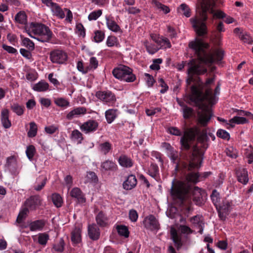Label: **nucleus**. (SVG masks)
<instances>
[{"label":"nucleus","instance_id":"nucleus-12","mask_svg":"<svg viewBox=\"0 0 253 253\" xmlns=\"http://www.w3.org/2000/svg\"><path fill=\"white\" fill-rule=\"evenodd\" d=\"M42 201L39 195L31 196L25 201L24 205L29 211H35L41 205Z\"/></svg>","mask_w":253,"mask_h":253},{"label":"nucleus","instance_id":"nucleus-63","mask_svg":"<svg viewBox=\"0 0 253 253\" xmlns=\"http://www.w3.org/2000/svg\"><path fill=\"white\" fill-rule=\"evenodd\" d=\"M225 152L228 156L232 158H236L237 156L236 150H234L233 147L227 148L225 150Z\"/></svg>","mask_w":253,"mask_h":253},{"label":"nucleus","instance_id":"nucleus-47","mask_svg":"<svg viewBox=\"0 0 253 253\" xmlns=\"http://www.w3.org/2000/svg\"><path fill=\"white\" fill-rule=\"evenodd\" d=\"M183 116L185 119H189L191 117L194 115V110L188 106H185V108L182 109Z\"/></svg>","mask_w":253,"mask_h":253},{"label":"nucleus","instance_id":"nucleus-9","mask_svg":"<svg viewBox=\"0 0 253 253\" xmlns=\"http://www.w3.org/2000/svg\"><path fill=\"white\" fill-rule=\"evenodd\" d=\"M95 96L100 101L106 104H114L116 101L115 94L110 90L98 91Z\"/></svg>","mask_w":253,"mask_h":253},{"label":"nucleus","instance_id":"nucleus-19","mask_svg":"<svg viewBox=\"0 0 253 253\" xmlns=\"http://www.w3.org/2000/svg\"><path fill=\"white\" fill-rule=\"evenodd\" d=\"M137 184V179L133 174H130L124 182L123 186L124 189L126 190H131L134 188Z\"/></svg>","mask_w":253,"mask_h":253},{"label":"nucleus","instance_id":"nucleus-28","mask_svg":"<svg viewBox=\"0 0 253 253\" xmlns=\"http://www.w3.org/2000/svg\"><path fill=\"white\" fill-rule=\"evenodd\" d=\"M101 167L105 171H115L117 169V165L113 161L110 160H106L102 163Z\"/></svg>","mask_w":253,"mask_h":253},{"label":"nucleus","instance_id":"nucleus-58","mask_svg":"<svg viewBox=\"0 0 253 253\" xmlns=\"http://www.w3.org/2000/svg\"><path fill=\"white\" fill-rule=\"evenodd\" d=\"M64 242L63 239H60L59 243L54 245L53 248L54 250L59 252H62L64 251Z\"/></svg>","mask_w":253,"mask_h":253},{"label":"nucleus","instance_id":"nucleus-61","mask_svg":"<svg viewBox=\"0 0 253 253\" xmlns=\"http://www.w3.org/2000/svg\"><path fill=\"white\" fill-rule=\"evenodd\" d=\"M87 178L91 182L96 183L98 181V177L95 172L90 171L87 173Z\"/></svg>","mask_w":253,"mask_h":253},{"label":"nucleus","instance_id":"nucleus-16","mask_svg":"<svg viewBox=\"0 0 253 253\" xmlns=\"http://www.w3.org/2000/svg\"><path fill=\"white\" fill-rule=\"evenodd\" d=\"M86 113V109L84 107H77L71 110L67 115L66 118L69 120H71L75 118L79 117L81 115H84Z\"/></svg>","mask_w":253,"mask_h":253},{"label":"nucleus","instance_id":"nucleus-53","mask_svg":"<svg viewBox=\"0 0 253 253\" xmlns=\"http://www.w3.org/2000/svg\"><path fill=\"white\" fill-rule=\"evenodd\" d=\"M56 105L61 107H66L69 105V102L63 98H58L54 100Z\"/></svg>","mask_w":253,"mask_h":253},{"label":"nucleus","instance_id":"nucleus-26","mask_svg":"<svg viewBox=\"0 0 253 253\" xmlns=\"http://www.w3.org/2000/svg\"><path fill=\"white\" fill-rule=\"evenodd\" d=\"M106 25L110 30L116 33L121 31L120 27L114 21L113 17H106Z\"/></svg>","mask_w":253,"mask_h":253},{"label":"nucleus","instance_id":"nucleus-59","mask_svg":"<svg viewBox=\"0 0 253 253\" xmlns=\"http://www.w3.org/2000/svg\"><path fill=\"white\" fill-rule=\"evenodd\" d=\"M158 82L160 84V85L163 88L160 90V92L161 93H165L169 89L168 85L162 78L159 79Z\"/></svg>","mask_w":253,"mask_h":253},{"label":"nucleus","instance_id":"nucleus-14","mask_svg":"<svg viewBox=\"0 0 253 253\" xmlns=\"http://www.w3.org/2000/svg\"><path fill=\"white\" fill-rule=\"evenodd\" d=\"M87 233L89 238L93 241L98 240L100 236V229L95 223L88 225Z\"/></svg>","mask_w":253,"mask_h":253},{"label":"nucleus","instance_id":"nucleus-36","mask_svg":"<svg viewBox=\"0 0 253 253\" xmlns=\"http://www.w3.org/2000/svg\"><path fill=\"white\" fill-rule=\"evenodd\" d=\"M116 229L120 236H124L126 238L129 236V232L126 226L123 225H117Z\"/></svg>","mask_w":253,"mask_h":253},{"label":"nucleus","instance_id":"nucleus-56","mask_svg":"<svg viewBox=\"0 0 253 253\" xmlns=\"http://www.w3.org/2000/svg\"><path fill=\"white\" fill-rule=\"evenodd\" d=\"M102 14V10L99 9L96 11H93L91 12L88 16V19L89 20H95Z\"/></svg>","mask_w":253,"mask_h":253},{"label":"nucleus","instance_id":"nucleus-64","mask_svg":"<svg viewBox=\"0 0 253 253\" xmlns=\"http://www.w3.org/2000/svg\"><path fill=\"white\" fill-rule=\"evenodd\" d=\"M240 39L244 42H246L249 44H251L253 42L250 36L248 34H242L240 36Z\"/></svg>","mask_w":253,"mask_h":253},{"label":"nucleus","instance_id":"nucleus-60","mask_svg":"<svg viewBox=\"0 0 253 253\" xmlns=\"http://www.w3.org/2000/svg\"><path fill=\"white\" fill-rule=\"evenodd\" d=\"M144 75L146 77V81L147 85L149 87L152 86L155 83V80L153 76L148 73H145Z\"/></svg>","mask_w":253,"mask_h":253},{"label":"nucleus","instance_id":"nucleus-3","mask_svg":"<svg viewBox=\"0 0 253 253\" xmlns=\"http://www.w3.org/2000/svg\"><path fill=\"white\" fill-rule=\"evenodd\" d=\"M208 46L209 44L204 42L201 40L189 42V47L193 50L199 61L197 62L196 59H192L188 63V73L189 77L186 81L187 85H190L191 83L195 82L194 75H202L207 72V68L202 63L212 64L219 62L223 59V51L218 49L213 53H208L206 49Z\"/></svg>","mask_w":253,"mask_h":253},{"label":"nucleus","instance_id":"nucleus-23","mask_svg":"<svg viewBox=\"0 0 253 253\" xmlns=\"http://www.w3.org/2000/svg\"><path fill=\"white\" fill-rule=\"evenodd\" d=\"M118 162L120 166L126 168H131L133 165L131 159L125 155H121L120 156Z\"/></svg>","mask_w":253,"mask_h":253},{"label":"nucleus","instance_id":"nucleus-37","mask_svg":"<svg viewBox=\"0 0 253 253\" xmlns=\"http://www.w3.org/2000/svg\"><path fill=\"white\" fill-rule=\"evenodd\" d=\"M51 199L53 204L56 207L60 208L62 206V198L59 194L53 193L51 196Z\"/></svg>","mask_w":253,"mask_h":253},{"label":"nucleus","instance_id":"nucleus-49","mask_svg":"<svg viewBox=\"0 0 253 253\" xmlns=\"http://www.w3.org/2000/svg\"><path fill=\"white\" fill-rule=\"evenodd\" d=\"M49 239V235L45 233H40L38 235V243L43 246H45Z\"/></svg>","mask_w":253,"mask_h":253},{"label":"nucleus","instance_id":"nucleus-11","mask_svg":"<svg viewBox=\"0 0 253 253\" xmlns=\"http://www.w3.org/2000/svg\"><path fill=\"white\" fill-rule=\"evenodd\" d=\"M98 126L99 123L97 121L89 119L81 125L80 129L85 134H89L96 131Z\"/></svg>","mask_w":253,"mask_h":253},{"label":"nucleus","instance_id":"nucleus-32","mask_svg":"<svg viewBox=\"0 0 253 253\" xmlns=\"http://www.w3.org/2000/svg\"><path fill=\"white\" fill-rule=\"evenodd\" d=\"M143 44L147 51L150 54H154L160 49L158 46L153 43H150L147 41H145Z\"/></svg>","mask_w":253,"mask_h":253},{"label":"nucleus","instance_id":"nucleus-21","mask_svg":"<svg viewBox=\"0 0 253 253\" xmlns=\"http://www.w3.org/2000/svg\"><path fill=\"white\" fill-rule=\"evenodd\" d=\"M190 221L192 224L198 227L199 229L198 232L202 234L203 233L204 227V222L203 216L200 215H195L191 218Z\"/></svg>","mask_w":253,"mask_h":253},{"label":"nucleus","instance_id":"nucleus-17","mask_svg":"<svg viewBox=\"0 0 253 253\" xmlns=\"http://www.w3.org/2000/svg\"><path fill=\"white\" fill-rule=\"evenodd\" d=\"M70 196L77 200L80 204H83L85 202V198L82 190L78 187L73 188L70 191Z\"/></svg>","mask_w":253,"mask_h":253},{"label":"nucleus","instance_id":"nucleus-55","mask_svg":"<svg viewBox=\"0 0 253 253\" xmlns=\"http://www.w3.org/2000/svg\"><path fill=\"white\" fill-rule=\"evenodd\" d=\"M180 9L182 10L183 14L186 17H189L191 16V10L186 4L182 3L180 5Z\"/></svg>","mask_w":253,"mask_h":253},{"label":"nucleus","instance_id":"nucleus-22","mask_svg":"<svg viewBox=\"0 0 253 253\" xmlns=\"http://www.w3.org/2000/svg\"><path fill=\"white\" fill-rule=\"evenodd\" d=\"M1 122L2 126L5 128H9L11 126V122L9 119V111L7 109L2 110L1 112Z\"/></svg>","mask_w":253,"mask_h":253},{"label":"nucleus","instance_id":"nucleus-5","mask_svg":"<svg viewBox=\"0 0 253 253\" xmlns=\"http://www.w3.org/2000/svg\"><path fill=\"white\" fill-rule=\"evenodd\" d=\"M171 191V195L181 203L184 202L190 193L192 195L193 201L197 205L201 206L204 202L203 196L205 192L197 186L193 188L189 184L182 181H177L174 185L173 182Z\"/></svg>","mask_w":253,"mask_h":253},{"label":"nucleus","instance_id":"nucleus-24","mask_svg":"<svg viewBox=\"0 0 253 253\" xmlns=\"http://www.w3.org/2000/svg\"><path fill=\"white\" fill-rule=\"evenodd\" d=\"M170 236L177 250H179L182 246L181 237L179 236L177 231L173 228L170 229Z\"/></svg>","mask_w":253,"mask_h":253},{"label":"nucleus","instance_id":"nucleus-6","mask_svg":"<svg viewBox=\"0 0 253 253\" xmlns=\"http://www.w3.org/2000/svg\"><path fill=\"white\" fill-rule=\"evenodd\" d=\"M25 31L31 37L43 42H48L52 36L49 28L41 23H31L25 26Z\"/></svg>","mask_w":253,"mask_h":253},{"label":"nucleus","instance_id":"nucleus-45","mask_svg":"<svg viewBox=\"0 0 253 253\" xmlns=\"http://www.w3.org/2000/svg\"><path fill=\"white\" fill-rule=\"evenodd\" d=\"M159 171L158 166L155 164H151L149 170V174L156 179L159 174Z\"/></svg>","mask_w":253,"mask_h":253},{"label":"nucleus","instance_id":"nucleus-54","mask_svg":"<svg viewBox=\"0 0 253 253\" xmlns=\"http://www.w3.org/2000/svg\"><path fill=\"white\" fill-rule=\"evenodd\" d=\"M94 41L96 42H102L105 37L104 33L101 31H96L94 32Z\"/></svg>","mask_w":253,"mask_h":253},{"label":"nucleus","instance_id":"nucleus-34","mask_svg":"<svg viewBox=\"0 0 253 253\" xmlns=\"http://www.w3.org/2000/svg\"><path fill=\"white\" fill-rule=\"evenodd\" d=\"M171 161L173 164H176L175 170H177L179 167V162L180 158H179V155L178 152L176 150H174L168 154Z\"/></svg>","mask_w":253,"mask_h":253},{"label":"nucleus","instance_id":"nucleus-42","mask_svg":"<svg viewBox=\"0 0 253 253\" xmlns=\"http://www.w3.org/2000/svg\"><path fill=\"white\" fill-rule=\"evenodd\" d=\"M29 212L28 208H26L25 207L22 209L19 212L18 216L16 219V222L18 223H21L23 222V220H24L27 215L28 212Z\"/></svg>","mask_w":253,"mask_h":253},{"label":"nucleus","instance_id":"nucleus-4","mask_svg":"<svg viewBox=\"0 0 253 253\" xmlns=\"http://www.w3.org/2000/svg\"><path fill=\"white\" fill-rule=\"evenodd\" d=\"M214 4L210 1L203 0L200 3L199 10V17L190 19L191 23L196 34L200 37L207 34L208 28L206 21L208 19V13L212 14L213 18L222 19L226 17V14L220 10L215 11Z\"/></svg>","mask_w":253,"mask_h":253},{"label":"nucleus","instance_id":"nucleus-25","mask_svg":"<svg viewBox=\"0 0 253 253\" xmlns=\"http://www.w3.org/2000/svg\"><path fill=\"white\" fill-rule=\"evenodd\" d=\"M95 220L97 224L101 227L106 226L108 223V218L106 215L102 211H100L96 215Z\"/></svg>","mask_w":253,"mask_h":253},{"label":"nucleus","instance_id":"nucleus-10","mask_svg":"<svg viewBox=\"0 0 253 253\" xmlns=\"http://www.w3.org/2000/svg\"><path fill=\"white\" fill-rule=\"evenodd\" d=\"M231 202L225 199L223 200L221 205H218L216 208L218 216L221 220H225L226 216L229 214L231 211Z\"/></svg>","mask_w":253,"mask_h":253},{"label":"nucleus","instance_id":"nucleus-44","mask_svg":"<svg viewBox=\"0 0 253 253\" xmlns=\"http://www.w3.org/2000/svg\"><path fill=\"white\" fill-rule=\"evenodd\" d=\"M36 150L34 145H30L27 147L26 150V156L29 160L32 161L35 154H36Z\"/></svg>","mask_w":253,"mask_h":253},{"label":"nucleus","instance_id":"nucleus-15","mask_svg":"<svg viewBox=\"0 0 253 253\" xmlns=\"http://www.w3.org/2000/svg\"><path fill=\"white\" fill-rule=\"evenodd\" d=\"M144 226L150 230L158 229L159 228V223L158 220L153 215H150L145 218L143 220Z\"/></svg>","mask_w":253,"mask_h":253},{"label":"nucleus","instance_id":"nucleus-48","mask_svg":"<svg viewBox=\"0 0 253 253\" xmlns=\"http://www.w3.org/2000/svg\"><path fill=\"white\" fill-rule=\"evenodd\" d=\"M231 124H244L248 122V120L242 117L235 116L229 120Z\"/></svg>","mask_w":253,"mask_h":253},{"label":"nucleus","instance_id":"nucleus-27","mask_svg":"<svg viewBox=\"0 0 253 253\" xmlns=\"http://www.w3.org/2000/svg\"><path fill=\"white\" fill-rule=\"evenodd\" d=\"M50 7L55 15L61 19L64 18L65 13L58 4L53 2Z\"/></svg>","mask_w":253,"mask_h":253},{"label":"nucleus","instance_id":"nucleus-29","mask_svg":"<svg viewBox=\"0 0 253 253\" xmlns=\"http://www.w3.org/2000/svg\"><path fill=\"white\" fill-rule=\"evenodd\" d=\"M81 240V230L79 228H75L71 233V241L74 244H77Z\"/></svg>","mask_w":253,"mask_h":253},{"label":"nucleus","instance_id":"nucleus-39","mask_svg":"<svg viewBox=\"0 0 253 253\" xmlns=\"http://www.w3.org/2000/svg\"><path fill=\"white\" fill-rule=\"evenodd\" d=\"M71 138L77 140L78 144L81 143L84 139L83 134L79 130L75 129L72 131Z\"/></svg>","mask_w":253,"mask_h":253},{"label":"nucleus","instance_id":"nucleus-20","mask_svg":"<svg viewBox=\"0 0 253 253\" xmlns=\"http://www.w3.org/2000/svg\"><path fill=\"white\" fill-rule=\"evenodd\" d=\"M46 221L44 219H39L31 222L29 227L30 231H42L45 225Z\"/></svg>","mask_w":253,"mask_h":253},{"label":"nucleus","instance_id":"nucleus-50","mask_svg":"<svg viewBox=\"0 0 253 253\" xmlns=\"http://www.w3.org/2000/svg\"><path fill=\"white\" fill-rule=\"evenodd\" d=\"M160 42V43L158 44V45L160 46L159 47L160 49L170 48L171 47L170 42L169 40L167 38L161 37Z\"/></svg>","mask_w":253,"mask_h":253},{"label":"nucleus","instance_id":"nucleus-8","mask_svg":"<svg viewBox=\"0 0 253 253\" xmlns=\"http://www.w3.org/2000/svg\"><path fill=\"white\" fill-rule=\"evenodd\" d=\"M49 58L53 63L62 64L67 60L68 55L67 53L62 50L54 49L50 51Z\"/></svg>","mask_w":253,"mask_h":253},{"label":"nucleus","instance_id":"nucleus-18","mask_svg":"<svg viewBox=\"0 0 253 253\" xmlns=\"http://www.w3.org/2000/svg\"><path fill=\"white\" fill-rule=\"evenodd\" d=\"M238 181L245 185L249 181L248 173L246 169L239 168L236 170Z\"/></svg>","mask_w":253,"mask_h":253},{"label":"nucleus","instance_id":"nucleus-52","mask_svg":"<svg viewBox=\"0 0 253 253\" xmlns=\"http://www.w3.org/2000/svg\"><path fill=\"white\" fill-rule=\"evenodd\" d=\"M152 3L158 8L161 9L162 10H163L166 14L169 13L170 11L169 8L168 6L164 4H163L159 1H157V0H153L152 1Z\"/></svg>","mask_w":253,"mask_h":253},{"label":"nucleus","instance_id":"nucleus-38","mask_svg":"<svg viewBox=\"0 0 253 253\" xmlns=\"http://www.w3.org/2000/svg\"><path fill=\"white\" fill-rule=\"evenodd\" d=\"M100 151L104 155H106L112 148V144L108 141L99 144Z\"/></svg>","mask_w":253,"mask_h":253},{"label":"nucleus","instance_id":"nucleus-46","mask_svg":"<svg viewBox=\"0 0 253 253\" xmlns=\"http://www.w3.org/2000/svg\"><path fill=\"white\" fill-rule=\"evenodd\" d=\"M211 200L214 204V205L216 208L219 204V193L216 190L214 189L212 191V193L211 195Z\"/></svg>","mask_w":253,"mask_h":253},{"label":"nucleus","instance_id":"nucleus-62","mask_svg":"<svg viewBox=\"0 0 253 253\" xmlns=\"http://www.w3.org/2000/svg\"><path fill=\"white\" fill-rule=\"evenodd\" d=\"M129 218L132 222H135L138 218V214L135 210H131L129 212Z\"/></svg>","mask_w":253,"mask_h":253},{"label":"nucleus","instance_id":"nucleus-40","mask_svg":"<svg viewBox=\"0 0 253 253\" xmlns=\"http://www.w3.org/2000/svg\"><path fill=\"white\" fill-rule=\"evenodd\" d=\"M20 38L22 41V44L24 46L28 48L29 50H33L35 48L34 42L28 38H24L21 35Z\"/></svg>","mask_w":253,"mask_h":253},{"label":"nucleus","instance_id":"nucleus-57","mask_svg":"<svg viewBox=\"0 0 253 253\" xmlns=\"http://www.w3.org/2000/svg\"><path fill=\"white\" fill-rule=\"evenodd\" d=\"M162 59L157 58L153 60V63L150 65V68L153 70H159L160 69V64L162 63Z\"/></svg>","mask_w":253,"mask_h":253},{"label":"nucleus","instance_id":"nucleus-2","mask_svg":"<svg viewBox=\"0 0 253 253\" xmlns=\"http://www.w3.org/2000/svg\"><path fill=\"white\" fill-rule=\"evenodd\" d=\"M214 81V78L207 79L205 83L199 81L198 86L192 85L190 88L191 92L186 96V102L198 108L197 122L202 126H207L212 116L211 110L204 101L206 100L211 105L215 103L216 97L212 89L209 87Z\"/></svg>","mask_w":253,"mask_h":253},{"label":"nucleus","instance_id":"nucleus-30","mask_svg":"<svg viewBox=\"0 0 253 253\" xmlns=\"http://www.w3.org/2000/svg\"><path fill=\"white\" fill-rule=\"evenodd\" d=\"M49 84L47 83L44 81H41L39 83L36 84L33 89L38 92H43L45 91L48 89Z\"/></svg>","mask_w":253,"mask_h":253},{"label":"nucleus","instance_id":"nucleus-13","mask_svg":"<svg viewBox=\"0 0 253 253\" xmlns=\"http://www.w3.org/2000/svg\"><path fill=\"white\" fill-rule=\"evenodd\" d=\"M5 166L12 174L17 175L19 173L17 169V156L13 155L7 157Z\"/></svg>","mask_w":253,"mask_h":253},{"label":"nucleus","instance_id":"nucleus-43","mask_svg":"<svg viewBox=\"0 0 253 253\" xmlns=\"http://www.w3.org/2000/svg\"><path fill=\"white\" fill-rule=\"evenodd\" d=\"M29 125L30 129L28 132V136L30 138H33L37 135L38 130L37 125L34 122L30 123Z\"/></svg>","mask_w":253,"mask_h":253},{"label":"nucleus","instance_id":"nucleus-35","mask_svg":"<svg viewBox=\"0 0 253 253\" xmlns=\"http://www.w3.org/2000/svg\"><path fill=\"white\" fill-rule=\"evenodd\" d=\"M200 176L198 172H191L187 174L186 179L188 182L196 183L200 181Z\"/></svg>","mask_w":253,"mask_h":253},{"label":"nucleus","instance_id":"nucleus-51","mask_svg":"<svg viewBox=\"0 0 253 253\" xmlns=\"http://www.w3.org/2000/svg\"><path fill=\"white\" fill-rule=\"evenodd\" d=\"M216 135L217 137L226 140H229L230 138L229 133L222 129H219L217 131Z\"/></svg>","mask_w":253,"mask_h":253},{"label":"nucleus","instance_id":"nucleus-1","mask_svg":"<svg viewBox=\"0 0 253 253\" xmlns=\"http://www.w3.org/2000/svg\"><path fill=\"white\" fill-rule=\"evenodd\" d=\"M208 139L206 132H201L195 127L190 128L180 138L181 158L189 162L184 167L188 170L200 167L203 159L205 150L208 145L205 142Z\"/></svg>","mask_w":253,"mask_h":253},{"label":"nucleus","instance_id":"nucleus-41","mask_svg":"<svg viewBox=\"0 0 253 253\" xmlns=\"http://www.w3.org/2000/svg\"><path fill=\"white\" fill-rule=\"evenodd\" d=\"M15 20L21 24H25L27 23V15L24 11H20L16 15Z\"/></svg>","mask_w":253,"mask_h":253},{"label":"nucleus","instance_id":"nucleus-33","mask_svg":"<svg viewBox=\"0 0 253 253\" xmlns=\"http://www.w3.org/2000/svg\"><path fill=\"white\" fill-rule=\"evenodd\" d=\"M10 108L13 112L18 116H21L23 114L25 107L23 105H20L17 103H13L10 106Z\"/></svg>","mask_w":253,"mask_h":253},{"label":"nucleus","instance_id":"nucleus-7","mask_svg":"<svg viewBox=\"0 0 253 253\" xmlns=\"http://www.w3.org/2000/svg\"><path fill=\"white\" fill-rule=\"evenodd\" d=\"M112 74L116 78L126 82H133L136 80L132 69L125 65H121L114 69Z\"/></svg>","mask_w":253,"mask_h":253},{"label":"nucleus","instance_id":"nucleus-31","mask_svg":"<svg viewBox=\"0 0 253 253\" xmlns=\"http://www.w3.org/2000/svg\"><path fill=\"white\" fill-rule=\"evenodd\" d=\"M116 109H110L105 112V118L108 124H111L116 118Z\"/></svg>","mask_w":253,"mask_h":253}]
</instances>
